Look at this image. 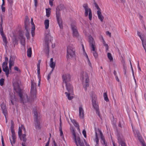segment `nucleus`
Segmentation results:
<instances>
[{"instance_id": "obj_1", "label": "nucleus", "mask_w": 146, "mask_h": 146, "mask_svg": "<svg viewBox=\"0 0 146 146\" xmlns=\"http://www.w3.org/2000/svg\"><path fill=\"white\" fill-rule=\"evenodd\" d=\"M65 9V7L63 4H60L56 8V17L57 21L59 26L60 29L62 28V21L60 18L61 10H63Z\"/></svg>"}, {"instance_id": "obj_2", "label": "nucleus", "mask_w": 146, "mask_h": 146, "mask_svg": "<svg viewBox=\"0 0 146 146\" xmlns=\"http://www.w3.org/2000/svg\"><path fill=\"white\" fill-rule=\"evenodd\" d=\"M92 104L94 109L95 110L96 114L101 119V116L100 115V112L99 109L98 102L95 94L92 95Z\"/></svg>"}, {"instance_id": "obj_3", "label": "nucleus", "mask_w": 146, "mask_h": 146, "mask_svg": "<svg viewBox=\"0 0 146 146\" xmlns=\"http://www.w3.org/2000/svg\"><path fill=\"white\" fill-rule=\"evenodd\" d=\"M21 82L19 80H16L13 83L14 89L15 91L19 94V95L20 97L21 103H23L25 102V100L23 99L22 97V94L21 92V90L20 87V84Z\"/></svg>"}, {"instance_id": "obj_4", "label": "nucleus", "mask_w": 146, "mask_h": 146, "mask_svg": "<svg viewBox=\"0 0 146 146\" xmlns=\"http://www.w3.org/2000/svg\"><path fill=\"white\" fill-rule=\"evenodd\" d=\"M80 79L83 82L84 79H85V82L83 85L85 90H87V87L89 86V79L88 74L86 72L82 71L80 74Z\"/></svg>"}, {"instance_id": "obj_5", "label": "nucleus", "mask_w": 146, "mask_h": 146, "mask_svg": "<svg viewBox=\"0 0 146 146\" xmlns=\"http://www.w3.org/2000/svg\"><path fill=\"white\" fill-rule=\"evenodd\" d=\"M65 84L66 89L68 91V92H65V94L67 97L68 99L69 100H71L73 98V96H70V95H73V87L70 83Z\"/></svg>"}, {"instance_id": "obj_6", "label": "nucleus", "mask_w": 146, "mask_h": 146, "mask_svg": "<svg viewBox=\"0 0 146 146\" xmlns=\"http://www.w3.org/2000/svg\"><path fill=\"white\" fill-rule=\"evenodd\" d=\"M75 50L73 45L70 44L67 47V58H70L74 57L75 55Z\"/></svg>"}, {"instance_id": "obj_7", "label": "nucleus", "mask_w": 146, "mask_h": 146, "mask_svg": "<svg viewBox=\"0 0 146 146\" xmlns=\"http://www.w3.org/2000/svg\"><path fill=\"white\" fill-rule=\"evenodd\" d=\"M36 84L34 81H31V99L32 100H34L35 99L36 96Z\"/></svg>"}, {"instance_id": "obj_8", "label": "nucleus", "mask_w": 146, "mask_h": 146, "mask_svg": "<svg viewBox=\"0 0 146 146\" xmlns=\"http://www.w3.org/2000/svg\"><path fill=\"white\" fill-rule=\"evenodd\" d=\"M72 132L73 136V138L75 142V143L76 144L77 146H79L78 144H78H79V141L78 140V139L79 138L80 139L81 142L82 141L83 142H84L83 141H84L85 144L86 146H90L89 144H87L86 142V140L84 139H81L80 137H76L75 132V130L74 128L72 129Z\"/></svg>"}, {"instance_id": "obj_9", "label": "nucleus", "mask_w": 146, "mask_h": 146, "mask_svg": "<svg viewBox=\"0 0 146 146\" xmlns=\"http://www.w3.org/2000/svg\"><path fill=\"white\" fill-rule=\"evenodd\" d=\"M83 6L85 10L84 15L86 17L88 16L89 12V18L90 20H91V10L90 9L88 8V4H84L83 5Z\"/></svg>"}, {"instance_id": "obj_10", "label": "nucleus", "mask_w": 146, "mask_h": 146, "mask_svg": "<svg viewBox=\"0 0 146 146\" xmlns=\"http://www.w3.org/2000/svg\"><path fill=\"white\" fill-rule=\"evenodd\" d=\"M63 84L70 83L71 81V76L69 74H64L62 76Z\"/></svg>"}, {"instance_id": "obj_11", "label": "nucleus", "mask_w": 146, "mask_h": 146, "mask_svg": "<svg viewBox=\"0 0 146 146\" xmlns=\"http://www.w3.org/2000/svg\"><path fill=\"white\" fill-rule=\"evenodd\" d=\"M9 104H10L11 103L13 105H14L15 101H17V100L15 97V95L12 93H10L9 94Z\"/></svg>"}, {"instance_id": "obj_12", "label": "nucleus", "mask_w": 146, "mask_h": 146, "mask_svg": "<svg viewBox=\"0 0 146 146\" xmlns=\"http://www.w3.org/2000/svg\"><path fill=\"white\" fill-rule=\"evenodd\" d=\"M71 27L72 31L73 36L74 37L78 38L79 35L76 29V27L74 25H71Z\"/></svg>"}, {"instance_id": "obj_13", "label": "nucleus", "mask_w": 146, "mask_h": 146, "mask_svg": "<svg viewBox=\"0 0 146 146\" xmlns=\"http://www.w3.org/2000/svg\"><path fill=\"white\" fill-rule=\"evenodd\" d=\"M98 133H100V142L102 145H104L106 143L105 138L101 130H98Z\"/></svg>"}, {"instance_id": "obj_14", "label": "nucleus", "mask_w": 146, "mask_h": 146, "mask_svg": "<svg viewBox=\"0 0 146 146\" xmlns=\"http://www.w3.org/2000/svg\"><path fill=\"white\" fill-rule=\"evenodd\" d=\"M52 38V37L51 36L50 33H48L46 35L45 38L46 44H48L49 42L51 41Z\"/></svg>"}, {"instance_id": "obj_15", "label": "nucleus", "mask_w": 146, "mask_h": 146, "mask_svg": "<svg viewBox=\"0 0 146 146\" xmlns=\"http://www.w3.org/2000/svg\"><path fill=\"white\" fill-rule=\"evenodd\" d=\"M33 112V113L34 114V121H39L40 119V116H38V115L36 111V109H34Z\"/></svg>"}, {"instance_id": "obj_16", "label": "nucleus", "mask_w": 146, "mask_h": 146, "mask_svg": "<svg viewBox=\"0 0 146 146\" xmlns=\"http://www.w3.org/2000/svg\"><path fill=\"white\" fill-rule=\"evenodd\" d=\"M134 133L135 136L137 137L140 143L144 141L138 130H136L135 132L134 131Z\"/></svg>"}, {"instance_id": "obj_17", "label": "nucleus", "mask_w": 146, "mask_h": 146, "mask_svg": "<svg viewBox=\"0 0 146 146\" xmlns=\"http://www.w3.org/2000/svg\"><path fill=\"white\" fill-rule=\"evenodd\" d=\"M98 130H100L99 128H95L96 138L95 139H94V141L96 142V144H99V139L98 137V134L100 133H98Z\"/></svg>"}, {"instance_id": "obj_18", "label": "nucleus", "mask_w": 146, "mask_h": 146, "mask_svg": "<svg viewBox=\"0 0 146 146\" xmlns=\"http://www.w3.org/2000/svg\"><path fill=\"white\" fill-rule=\"evenodd\" d=\"M1 107L3 113L6 116L7 114V110L5 105L3 103L1 104Z\"/></svg>"}, {"instance_id": "obj_19", "label": "nucleus", "mask_w": 146, "mask_h": 146, "mask_svg": "<svg viewBox=\"0 0 146 146\" xmlns=\"http://www.w3.org/2000/svg\"><path fill=\"white\" fill-rule=\"evenodd\" d=\"M79 115L80 118L83 119L84 116V110L82 107V105L79 107Z\"/></svg>"}, {"instance_id": "obj_20", "label": "nucleus", "mask_w": 146, "mask_h": 146, "mask_svg": "<svg viewBox=\"0 0 146 146\" xmlns=\"http://www.w3.org/2000/svg\"><path fill=\"white\" fill-rule=\"evenodd\" d=\"M82 50H83V52H84V55L87 58V60H88V64H89V65L91 67V63H90V60L89 59V58L88 57V56L86 53L85 52V49H84V45H83V44H82Z\"/></svg>"}, {"instance_id": "obj_21", "label": "nucleus", "mask_w": 146, "mask_h": 146, "mask_svg": "<svg viewBox=\"0 0 146 146\" xmlns=\"http://www.w3.org/2000/svg\"><path fill=\"white\" fill-rule=\"evenodd\" d=\"M97 13L98 19L100 20L102 22L104 17L102 14L101 11H97Z\"/></svg>"}, {"instance_id": "obj_22", "label": "nucleus", "mask_w": 146, "mask_h": 146, "mask_svg": "<svg viewBox=\"0 0 146 146\" xmlns=\"http://www.w3.org/2000/svg\"><path fill=\"white\" fill-rule=\"evenodd\" d=\"M5 61L3 62L2 64V68H5L7 67H8L7 66L8 62V58L6 57H5Z\"/></svg>"}, {"instance_id": "obj_23", "label": "nucleus", "mask_w": 146, "mask_h": 146, "mask_svg": "<svg viewBox=\"0 0 146 146\" xmlns=\"http://www.w3.org/2000/svg\"><path fill=\"white\" fill-rule=\"evenodd\" d=\"M34 123L36 129H39L40 128V122L39 121H34Z\"/></svg>"}, {"instance_id": "obj_24", "label": "nucleus", "mask_w": 146, "mask_h": 146, "mask_svg": "<svg viewBox=\"0 0 146 146\" xmlns=\"http://www.w3.org/2000/svg\"><path fill=\"white\" fill-rule=\"evenodd\" d=\"M93 40L94 39L92 37V52L96 51H97L96 46L94 43Z\"/></svg>"}, {"instance_id": "obj_25", "label": "nucleus", "mask_w": 146, "mask_h": 146, "mask_svg": "<svg viewBox=\"0 0 146 146\" xmlns=\"http://www.w3.org/2000/svg\"><path fill=\"white\" fill-rule=\"evenodd\" d=\"M41 60H39L38 61V63L37 64V74H38V77L40 78V62Z\"/></svg>"}, {"instance_id": "obj_26", "label": "nucleus", "mask_w": 146, "mask_h": 146, "mask_svg": "<svg viewBox=\"0 0 146 146\" xmlns=\"http://www.w3.org/2000/svg\"><path fill=\"white\" fill-rule=\"evenodd\" d=\"M3 70L5 72L7 76H8L9 71L8 67L6 66L5 68H3Z\"/></svg>"}, {"instance_id": "obj_27", "label": "nucleus", "mask_w": 146, "mask_h": 146, "mask_svg": "<svg viewBox=\"0 0 146 146\" xmlns=\"http://www.w3.org/2000/svg\"><path fill=\"white\" fill-rule=\"evenodd\" d=\"M117 140L118 143H119L122 141H123V137L121 135L118 133L117 135Z\"/></svg>"}, {"instance_id": "obj_28", "label": "nucleus", "mask_w": 146, "mask_h": 146, "mask_svg": "<svg viewBox=\"0 0 146 146\" xmlns=\"http://www.w3.org/2000/svg\"><path fill=\"white\" fill-rule=\"evenodd\" d=\"M49 21L48 19H46L45 20L44 24L45 29H47L49 27Z\"/></svg>"}, {"instance_id": "obj_29", "label": "nucleus", "mask_w": 146, "mask_h": 146, "mask_svg": "<svg viewBox=\"0 0 146 146\" xmlns=\"http://www.w3.org/2000/svg\"><path fill=\"white\" fill-rule=\"evenodd\" d=\"M26 137V134H22V135H21V136L20 137L21 139H20L21 140H23V142H24V143H25L27 140V139Z\"/></svg>"}, {"instance_id": "obj_30", "label": "nucleus", "mask_w": 146, "mask_h": 146, "mask_svg": "<svg viewBox=\"0 0 146 146\" xmlns=\"http://www.w3.org/2000/svg\"><path fill=\"white\" fill-rule=\"evenodd\" d=\"M15 59L13 57L10 56L9 61V64H12L13 65Z\"/></svg>"}, {"instance_id": "obj_31", "label": "nucleus", "mask_w": 146, "mask_h": 146, "mask_svg": "<svg viewBox=\"0 0 146 146\" xmlns=\"http://www.w3.org/2000/svg\"><path fill=\"white\" fill-rule=\"evenodd\" d=\"M27 56L29 57H30L31 56L32 50L31 48H30L28 49L27 51Z\"/></svg>"}, {"instance_id": "obj_32", "label": "nucleus", "mask_w": 146, "mask_h": 146, "mask_svg": "<svg viewBox=\"0 0 146 146\" xmlns=\"http://www.w3.org/2000/svg\"><path fill=\"white\" fill-rule=\"evenodd\" d=\"M46 46L45 48V52L46 54L48 55L49 52V47L48 44H46Z\"/></svg>"}, {"instance_id": "obj_33", "label": "nucleus", "mask_w": 146, "mask_h": 146, "mask_svg": "<svg viewBox=\"0 0 146 146\" xmlns=\"http://www.w3.org/2000/svg\"><path fill=\"white\" fill-rule=\"evenodd\" d=\"M104 100L107 102L109 101V99L108 98L107 92H104L103 95Z\"/></svg>"}, {"instance_id": "obj_34", "label": "nucleus", "mask_w": 146, "mask_h": 146, "mask_svg": "<svg viewBox=\"0 0 146 146\" xmlns=\"http://www.w3.org/2000/svg\"><path fill=\"white\" fill-rule=\"evenodd\" d=\"M51 9L50 8L46 9V15L47 17H49L50 15L51 11Z\"/></svg>"}, {"instance_id": "obj_35", "label": "nucleus", "mask_w": 146, "mask_h": 146, "mask_svg": "<svg viewBox=\"0 0 146 146\" xmlns=\"http://www.w3.org/2000/svg\"><path fill=\"white\" fill-rule=\"evenodd\" d=\"M11 132H14L15 131L14 129V123L13 120L11 121Z\"/></svg>"}, {"instance_id": "obj_36", "label": "nucleus", "mask_w": 146, "mask_h": 146, "mask_svg": "<svg viewBox=\"0 0 146 146\" xmlns=\"http://www.w3.org/2000/svg\"><path fill=\"white\" fill-rule=\"evenodd\" d=\"M12 134V137L13 140V144H15V132H11Z\"/></svg>"}, {"instance_id": "obj_37", "label": "nucleus", "mask_w": 146, "mask_h": 146, "mask_svg": "<svg viewBox=\"0 0 146 146\" xmlns=\"http://www.w3.org/2000/svg\"><path fill=\"white\" fill-rule=\"evenodd\" d=\"M92 53L93 54V56L96 59H97L98 58V54L97 51L92 52Z\"/></svg>"}, {"instance_id": "obj_38", "label": "nucleus", "mask_w": 146, "mask_h": 146, "mask_svg": "<svg viewBox=\"0 0 146 146\" xmlns=\"http://www.w3.org/2000/svg\"><path fill=\"white\" fill-rule=\"evenodd\" d=\"M22 129L21 128V127H19V131H18V136L19 137L20 139H21V135H22Z\"/></svg>"}, {"instance_id": "obj_39", "label": "nucleus", "mask_w": 146, "mask_h": 146, "mask_svg": "<svg viewBox=\"0 0 146 146\" xmlns=\"http://www.w3.org/2000/svg\"><path fill=\"white\" fill-rule=\"evenodd\" d=\"M94 7L98 10L97 11H101V9L100 8L98 4L95 1H94Z\"/></svg>"}, {"instance_id": "obj_40", "label": "nucleus", "mask_w": 146, "mask_h": 146, "mask_svg": "<svg viewBox=\"0 0 146 146\" xmlns=\"http://www.w3.org/2000/svg\"><path fill=\"white\" fill-rule=\"evenodd\" d=\"M143 48L146 47V40H144V38L141 39Z\"/></svg>"}, {"instance_id": "obj_41", "label": "nucleus", "mask_w": 146, "mask_h": 146, "mask_svg": "<svg viewBox=\"0 0 146 146\" xmlns=\"http://www.w3.org/2000/svg\"><path fill=\"white\" fill-rule=\"evenodd\" d=\"M107 56L108 59L110 60V61H112L113 59V57L110 53L108 52L107 54Z\"/></svg>"}, {"instance_id": "obj_42", "label": "nucleus", "mask_w": 146, "mask_h": 146, "mask_svg": "<svg viewBox=\"0 0 146 146\" xmlns=\"http://www.w3.org/2000/svg\"><path fill=\"white\" fill-rule=\"evenodd\" d=\"M50 66L53 69H54L55 66V64L54 62H52L50 63Z\"/></svg>"}, {"instance_id": "obj_43", "label": "nucleus", "mask_w": 146, "mask_h": 146, "mask_svg": "<svg viewBox=\"0 0 146 146\" xmlns=\"http://www.w3.org/2000/svg\"><path fill=\"white\" fill-rule=\"evenodd\" d=\"M13 43L14 46L16 44L17 45L18 44V40L16 38H15L13 41Z\"/></svg>"}, {"instance_id": "obj_44", "label": "nucleus", "mask_w": 146, "mask_h": 146, "mask_svg": "<svg viewBox=\"0 0 146 146\" xmlns=\"http://www.w3.org/2000/svg\"><path fill=\"white\" fill-rule=\"evenodd\" d=\"M28 24V23L27 21H25V28L26 31H28L27 29V25Z\"/></svg>"}, {"instance_id": "obj_45", "label": "nucleus", "mask_w": 146, "mask_h": 146, "mask_svg": "<svg viewBox=\"0 0 146 146\" xmlns=\"http://www.w3.org/2000/svg\"><path fill=\"white\" fill-rule=\"evenodd\" d=\"M123 72L124 75L126 76V73L127 72V67L126 66H123Z\"/></svg>"}, {"instance_id": "obj_46", "label": "nucleus", "mask_w": 146, "mask_h": 146, "mask_svg": "<svg viewBox=\"0 0 146 146\" xmlns=\"http://www.w3.org/2000/svg\"><path fill=\"white\" fill-rule=\"evenodd\" d=\"M119 143L121 145V146H126L125 142L124 140L122 141Z\"/></svg>"}, {"instance_id": "obj_47", "label": "nucleus", "mask_w": 146, "mask_h": 146, "mask_svg": "<svg viewBox=\"0 0 146 146\" xmlns=\"http://www.w3.org/2000/svg\"><path fill=\"white\" fill-rule=\"evenodd\" d=\"M19 35L20 40L22 39V40H24V38H25L24 37L23 34L21 33H19Z\"/></svg>"}, {"instance_id": "obj_48", "label": "nucleus", "mask_w": 146, "mask_h": 146, "mask_svg": "<svg viewBox=\"0 0 146 146\" xmlns=\"http://www.w3.org/2000/svg\"><path fill=\"white\" fill-rule=\"evenodd\" d=\"M4 82V79L2 78L0 80V85L1 86H2L3 85Z\"/></svg>"}, {"instance_id": "obj_49", "label": "nucleus", "mask_w": 146, "mask_h": 146, "mask_svg": "<svg viewBox=\"0 0 146 146\" xmlns=\"http://www.w3.org/2000/svg\"><path fill=\"white\" fill-rule=\"evenodd\" d=\"M74 125L75 127H77V129L79 131L80 130V129L78 124L77 122H76L74 123Z\"/></svg>"}, {"instance_id": "obj_50", "label": "nucleus", "mask_w": 146, "mask_h": 146, "mask_svg": "<svg viewBox=\"0 0 146 146\" xmlns=\"http://www.w3.org/2000/svg\"><path fill=\"white\" fill-rule=\"evenodd\" d=\"M78 140L79 141V145L80 146H85L84 142H83L82 141L81 142L79 138L78 139Z\"/></svg>"}, {"instance_id": "obj_51", "label": "nucleus", "mask_w": 146, "mask_h": 146, "mask_svg": "<svg viewBox=\"0 0 146 146\" xmlns=\"http://www.w3.org/2000/svg\"><path fill=\"white\" fill-rule=\"evenodd\" d=\"M101 37H102V40H103V44H104V46H105V47L106 48V47H108V44L106 43L104 39L103 38V36H102Z\"/></svg>"}, {"instance_id": "obj_52", "label": "nucleus", "mask_w": 146, "mask_h": 146, "mask_svg": "<svg viewBox=\"0 0 146 146\" xmlns=\"http://www.w3.org/2000/svg\"><path fill=\"white\" fill-rule=\"evenodd\" d=\"M137 34L138 36L141 39L144 38L143 37L141 36L140 32L139 31H137Z\"/></svg>"}, {"instance_id": "obj_53", "label": "nucleus", "mask_w": 146, "mask_h": 146, "mask_svg": "<svg viewBox=\"0 0 146 146\" xmlns=\"http://www.w3.org/2000/svg\"><path fill=\"white\" fill-rule=\"evenodd\" d=\"M9 3L10 4V6L11 7H12V5L13 4V0H8Z\"/></svg>"}, {"instance_id": "obj_54", "label": "nucleus", "mask_w": 146, "mask_h": 146, "mask_svg": "<svg viewBox=\"0 0 146 146\" xmlns=\"http://www.w3.org/2000/svg\"><path fill=\"white\" fill-rule=\"evenodd\" d=\"M86 35L88 36V38L89 39V42L90 46H91V42L90 40V35H88L87 34H86Z\"/></svg>"}, {"instance_id": "obj_55", "label": "nucleus", "mask_w": 146, "mask_h": 146, "mask_svg": "<svg viewBox=\"0 0 146 146\" xmlns=\"http://www.w3.org/2000/svg\"><path fill=\"white\" fill-rule=\"evenodd\" d=\"M59 129L60 133V135L61 136H63V134L62 130V127H59Z\"/></svg>"}, {"instance_id": "obj_56", "label": "nucleus", "mask_w": 146, "mask_h": 146, "mask_svg": "<svg viewBox=\"0 0 146 146\" xmlns=\"http://www.w3.org/2000/svg\"><path fill=\"white\" fill-rule=\"evenodd\" d=\"M25 38H24V40H22V39L20 40L21 44L22 45L24 46L25 45Z\"/></svg>"}, {"instance_id": "obj_57", "label": "nucleus", "mask_w": 146, "mask_h": 146, "mask_svg": "<svg viewBox=\"0 0 146 146\" xmlns=\"http://www.w3.org/2000/svg\"><path fill=\"white\" fill-rule=\"evenodd\" d=\"M21 128L22 129H23L24 131V133L26 134V132L25 129V128L24 126L22 125H21Z\"/></svg>"}, {"instance_id": "obj_58", "label": "nucleus", "mask_w": 146, "mask_h": 146, "mask_svg": "<svg viewBox=\"0 0 146 146\" xmlns=\"http://www.w3.org/2000/svg\"><path fill=\"white\" fill-rule=\"evenodd\" d=\"M26 31V33L25 34L26 36L27 37V39H29V32H28V31Z\"/></svg>"}, {"instance_id": "obj_59", "label": "nucleus", "mask_w": 146, "mask_h": 146, "mask_svg": "<svg viewBox=\"0 0 146 146\" xmlns=\"http://www.w3.org/2000/svg\"><path fill=\"white\" fill-rule=\"evenodd\" d=\"M82 133L84 135V137L85 138H86V131L84 129L82 131Z\"/></svg>"}, {"instance_id": "obj_60", "label": "nucleus", "mask_w": 146, "mask_h": 146, "mask_svg": "<svg viewBox=\"0 0 146 146\" xmlns=\"http://www.w3.org/2000/svg\"><path fill=\"white\" fill-rule=\"evenodd\" d=\"M33 26L32 27V29H31V33H34V31L35 30V25H32Z\"/></svg>"}, {"instance_id": "obj_61", "label": "nucleus", "mask_w": 146, "mask_h": 146, "mask_svg": "<svg viewBox=\"0 0 146 146\" xmlns=\"http://www.w3.org/2000/svg\"><path fill=\"white\" fill-rule=\"evenodd\" d=\"M106 34L107 35H108L110 37L111 36V33L109 31H107L106 32Z\"/></svg>"}, {"instance_id": "obj_62", "label": "nucleus", "mask_w": 146, "mask_h": 146, "mask_svg": "<svg viewBox=\"0 0 146 146\" xmlns=\"http://www.w3.org/2000/svg\"><path fill=\"white\" fill-rule=\"evenodd\" d=\"M9 17L11 19H12L13 17V15L11 12L9 13Z\"/></svg>"}, {"instance_id": "obj_63", "label": "nucleus", "mask_w": 146, "mask_h": 146, "mask_svg": "<svg viewBox=\"0 0 146 146\" xmlns=\"http://www.w3.org/2000/svg\"><path fill=\"white\" fill-rule=\"evenodd\" d=\"M53 1H51V0H49V5L52 7L53 6Z\"/></svg>"}, {"instance_id": "obj_64", "label": "nucleus", "mask_w": 146, "mask_h": 146, "mask_svg": "<svg viewBox=\"0 0 146 146\" xmlns=\"http://www.w3.org/2000/svg\"><path fill=\"white\" fill-rule=\"evenodd\" d=\"M14 69L15 70H16L17 71H20V70L19 69V68L17 66H15V67H14Z\"/></svg>"}]
</instances>
